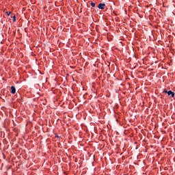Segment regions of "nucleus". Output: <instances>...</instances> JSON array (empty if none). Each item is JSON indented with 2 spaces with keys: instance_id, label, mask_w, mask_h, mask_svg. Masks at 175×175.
<instances>
[{
  "instance_id": "obj_4",
  "label": "nucleus",
  "mask_w": 175,
  "mask_h": 175,
  "mask_svg": "<svg viewBox=\"0 0 175 175\" xmlns=\"http://www.w3.org/2000/svg\"><path fill=\"white\" fill-rule=\"evenodd\" d=\"M90 5L92 8H95V3L91 2Z\"/></svg>"
},
{
  "instance_id": "obj_1",
  "label": "nucleus",
  "mask_w": 175,
  "mask_h": 175,
  "mask_svg": "<svg viewBox=\"0 0 175 175\" xmlns=\"http://www.w3.org/2000/svg\"><path fill=\"white\" fill-rule=\"evenodd\" d=\"M163 92H165V94H167V95H169V96L171 95L172 98H174V92H172V90L167 91V90H165L163 91Z\"/></svg>"
},
{
  "instance_id": "obj_5",
  "label": "nucleus",
  "mask_w": 175,
  "mask_h": 175,
  "mask_svg": "<svg viewBox=\"0 0 175 175\" xmlns=\"http://www.w3.org/2000/svg\"><path fill=\"white\" fill-rule=\"evenodd\" d=\"M5 14H6L8 16H10V14H12V12H5Z\"/></svg>"
},
{
  "instance_id": "obj_3",
  "label": "nucleus",
  "mask_w": 175,
  "mask_h": 175,
  "mask_svg": "<svg viewBox=\"0 0 175 175\" xmlns=\"http://www.w3.org/2000/svg\"><path fill=\"white\" fill-rule=\"evenodd\" d=\"M11 94L13 95L16 94V88L14 86H11Z\"/></svg>"
},
{
  "instance_id": "obj_2",
  "label": "nucleus",
  "mask_w": 175,
  "mask_h": 175,
  "mask_svg": "<svg viewBox=\"0 0 175 175\" xmlns=\"http://www.w3.org/2000/svg\"><path fill=\"white\" fill-rule=\"evenodd\" d=\"M98 9H101V10H103L105 8H106V4L100 3L98 5Z\"/></svg>"
},
{
  "instance_id": "obj_6",
  "label": "nucleus",
  "mask_w": 175,
  "mask_h": 175,
  "mask_svg": "<svg viewBox=\"0 0 175 175\" xmlns=\"http://www.w3.org/2000/svg\"><path fill=\"white\" fill-rule=\"evenodd\" d=\"M12 18H13V23H15V21H16V15H14V16L12 17Z\"/></svg>"
}]
</instances>
